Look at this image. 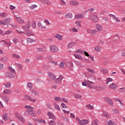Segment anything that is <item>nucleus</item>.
Wrapping results in <instances>:
<instances>
[{"mask_svg":"<svg viewBox=\"0 0 125 125\" xmlns=\"http://www.w3.org/2000/svg\"><path fill=\"white\" fill-rule=\"evenodd\" d=\"M24 108L26 109V111L24 113V116H31V117H36L37 116L36 112L31 105H25Z\"/></svg>","mask_w":125,"mask_h":125,"instance_id":"nucleus-1","label":"nucleus"},{"mask_svg":"<svg viewBox=\"0 0 125 125\" xmlns=\"http://www.w3.org/2000/svg\"><path fill=\"white\" fill-rule=\"evenodd\" d=\"M89 18L92 21V22H94V23H97V22L99 21V19H98V16L96 14H90Z\"/></svg>","mask_w":125,"mask_h":125,"instance_id":"nucleus-2","label":"nucleus"},{"mask_svg":"<svg viewBox=\"0 0 125 125\" xmlns=\"http://www.w3.org/2000/svg\"><path fill=\"white\" fill-rule=\"evenodd\" d=\"M76 121H77V122H78L79 125H87V124H88L89 123V122H88V121H87L86 120H81V119H80V118H79L78 117H77L76 118Z\"/></svg>","mask_w":125,"mask_h":125,"instance_id":"nucleus-3","label":"nucleus"},{"mask_svg":"<svg viewBox=\"0 0 125 125\" xmlns=\"http://www.w3.org/2000/svg\"><path fill=\"white\" fill-rule=\"evenodd\" d=\"M8 70L10 72V74L12 79H14V78H15V75H16V71H15V69H13V68L11 67H9Z\"/></svg>","mask_w":125,"mask_h":125,"instance_id":"nucleus-4","label":"nucleus"},{"mask_svg":"<svg viewBox=\"0 0 125 125\" xmlns=\"http://www.w3.org/2000/svg\"><path fill=\"white\" fill-rule=\"evenodd\" d=\"M86 32L89 35H91L92 36H95L96 35V30L93 29L91 28H88L86 29Z\"/></svg>","mask_w":125,"mask_h":125,"instance_id":"nucleus-5","label":"nucleus"},{"mask_svg":"<svg viewBox=\"0 0 125 125\" xmlns=\"http://www.w3.org/2000/svg\"><path fill=\"white\" fill-rule=\"evenodd\" d=\"M15 116L16 118H17V119H18V120H19V121H20L22 123H24V122H25V119H24V117H23V116H22V115H21L20 114L18 113H16Z\"/></svg>","mask_w":125,"mask_h":125,"instance_id":"nucleus-6","label":"nucleus"},{"mask_svg":"<svg viewBox=\"0 0 125 125\" xmlns=\"http://www.w3.org/2000/svg\"><path fill=\"white\" fill-rule=\"evenodd\" d=\"M50 51L51 52H58L59 51V49L58 47L55 45H51L50 46Z\"/></svg>","mask_w":125,"mask_h":125,"instance_id":"nucleus-7","label":"nucleus"},{"mask_svg":"<svg viewBox=\"0 0 125 125\" xmlns=\"http://www.w3.org/2000/svg\"><path fill=\"white\" fill-rule=\"evenodd\" d=\"M24 98L26 100H29V101H31L32 102H33L34 103H36V102H37V100L32 98V97H31L28 95H24Z\"/></svg>","mask_w":125,"mask_h":125,"instance_id":"nucleus-8","label":"nucleus"},{"mask_svg":"<svg viewBox=\"0 0 125 125\" xmlns=\"http://www.w3.org/2000/svg\"><path fill=\"white\" fill-rule=\"evenodd\" d=\"M96 33H98V32H101L102 30H103V26H102V25L99 24L98 23L96 24Z\"/></svg>","mask_w":125,"mask_h":125,"instance_id":"nucleus-9","label":"nucleus"},{"mask_svg":"<svg viewBox=\"0 0 125 125\" xmlns=\"http://www.w3.org/2000/svg\"><path fill=\"white\" fill-rule=\"evenodd\" d=\"M69 4L70 5H73L74 6H78V5H80V2L75 0H72L69 1Z\"/></svg>","mask_w":125,"mask_h":125,"instance_id":"nucleus-10","label":"nucleus"},{"mask_svg":"<svg viewBox=\"0 0 125 125\" xmlns=\"http://www.w3.org/2000/svg\"><path fill=\"white\" fill-rule=\"evenodd\" d=\"M84 54L85 56L88 57L89 59H90L93 63L95 61V60H94V57L89 55V54H88L87 52H84Z\"/></svg>","mask_w":125,"mask_h":125,"instance_id":"nucleus-11","label":"nucleus"},{"mask_svg":"<svg viewBox=\"0 0 125 125\" xmlns=\"http://www.w3.org/2000/svg\"><path fill=\"white\" fill-rule=\"evenodd\" d=\"M30 28H31V23H30V21H27L25 25H22L21 26V29H23L24 30L30 29Z\"/></svg>","mask_w":125,"mask_h":125,"instance_id":"nucleus-12","label":"nucleus"},{"mask_svg":"<svg viewBox=\"0 0 125 125\" xmlns=\"http://www.w3.org/2000/svg\"><path fill=\"white\" fill-rule=\"evenodd\" d=\"M38 26L39 28H41V29H46V25L44 23H42L41 21L38 22Z\"/></svg>","mask_w":125,"mask_h":125,"instance_id":"nucleus-13","label":"nucleus"},{"mask_svg":"<svg viewBox=\"0 0 125 125\" xmlns=\"http://www.w3.org/2000/svg\"><path fill=\"white\" fill-rule=\"evenodd\" d=\"M63 77L62 76H60L58 78L56 79L54 81L55 83H60L62 82V80L63 79Z\"/></svg>","mask_w":125,"mask_h":125,"instance_id":"nucleus-14","label":"nucleus"},{"mask_svg":"<svg viewBox=\"0 0 125 125\" xmlns=\"http://www.w3.org/2000/svg\"><path fill=\"white\" fill-rule=\"evenodd\" d=\"M15 18L17 21H18V23H20V24H23L24 21V20H23L21 18L17 17L16 16H15Z\"/></svg>","mask_w":125,"mask_h":125,"instance_id":"nucleus-15","label":"nucleus"},{"mask_svg":"<svg viewBox=\"0 0 125 125\" xmlns=\"http://www.w3.org/2000/svg\"><path fill=\"white\" fill-rule=\"evenodd\" d=\"M65 19H72L73 18V14L71 13H67L64 15Z\"/></svg>","mask_w":125,"mask_h":125,"instance_id":"nucleus-16","label":"nucleus"},{"mask_svg":"<svg viewBox=\"0 0 125 125\" xmlns=\"http://www.w3.org/2000/svg\"><path fill=\"white\" fill-rule=\"evenodd\" d=\"M47 115L50 119H52V120H56V117H55V115H54L52 113L48 112L47 113Z\"/></svg>","mask_w":125,"mask_h":125,"instance_id":"nucleus-17","label":"nucleus"},{"mask_svg":"<svg viewBox=\"0 0 125 125\" xmlns=\"http://www.w3.org/2000/svg\"><path fill=\"white\" fill-rule=\"evenodd\" d=\"M48 76L51 80H55L56 79V76L54 75V74L51 72L48 73Z\"/></svg>","mask_w":125,"mask_h":125,"instance_id":"nucleus-18","label":"nucleus"},{"mask_svg":"<svg viewBox=\"0 0 125 125\" xmlns=\"http://www.w3.org/2000/svg\"><path fill=\"white\" fill-rule=\"evenodd\" d=\"M104 100L106 102V103L108 104L109 105H110L111 106H113V101H112V100L108 98H105Z\"/></svg>","mask_w":125,"mask_h":125,"instance_id":"nucleus-19","label":"nucleus"},{"mask_svg":"<svg viewBox=\"0 0 125 125\" xmlns=\"http://www.w3.org/2000/svg\"><path fill=\"white\" fill-rule=\"evenodd\" d=\"M84 17V16L82 14H79L77 15H75L74 18L75 19H82Z\"/></svg>","mask_w":125,"mask_h":125,"instance_id":"nucleus-20","label":"nucleus"},{"mask_svg":"<svg viewBox=\"0 0 125 125\" xmlns=\"http://www.w3.org/2000/svg\"><path fill=\"white\" fill-rule=\"evenodd\" d=\"M75 25L77 28H82V21H75Z\"/></svg>","mask_w":125,"mask_h":125,"instance_id":"nucleus-21","label":"nucleus"},{"mask_svg":"<svg viewBox=\"0 0 125 125\" xmlns=\"http://www.w3.org/2000/svg\"><path fill=\"white\" fill-rule=\"evenodd\" d=\"M109 87L111 89H117V88H118V86H117V84H116V83H113L109 85Z\"/></svg>","mask_w":125,"mask_h":125,"instance_id":"nucleus-22","label":"nucleus"},{"mask_svg":"<svg viewBox=\"0 0 125 125\" xmlns=\"http://www.w3.org/2000/svg\"><path fill=\"white\" fill-rule=\"evenodd\" d=\"M39 1H41L45 4H47L48 5H50V4H51V2L48 0H39Z\"/></svg>","mask_w":125,"mask_h":125,"instance_id":"nucleus-23","label":"nucleus"},{"mask_svg":"<svg viewBox=\"0 0 125 125\" xmlns=\"http://www.w3.org/2000/svg\"><path fill=\"white\" fill-rule=\"evenodd\" d=\"M77 44V43L75 42H71L68 43L67 48H72V47H73V46H75Z\"/></svg>","mask_w":125,"mask_h":125,"instance_id":"nucleus-24","label":"nucleus"},{"mask_svg":"<svg viewBox=\"0 0 125 125\" xmlns=\"http://www.w3.org/2000/svg\"><path fill=\"white\" fill-rule=\"evenodd\" d=\"M3 21L5 22V23H7V25H5V26H8V23H10L11 21V19H10V18H6V19H4Z\"/></svg>","mask_w":125,"mask_h":125,"instance_id":"nucleus-25","label":"nucleus"},{"mask_svg":"<svg viewBox=\"0 0 125 125\" xmlns=\"http://www.w3.org/2000/svg\"><path fill=\"white\" fill-rule=\"evenodd\" d=\"M100 71L102 73H103V74H105V75H107L108 74V70H107V69H106L104 67L101 68Z\"/></svg>","mask_w":125,"mask_h":125,"instance_id":"nucleus-26","label":"nucleus"},{"mask_svg":"<svg viewBox=\"0 0 125 125\" xmlns=\"http://www.w3.org/2000/svg\"><path fill=\"white\" fill-rule=\"evenodd\" d=\"M55 38H56V39H58L59 41H62V40H63V36L58 34L55 36Z\"/></svg>","mask_w":125,"mask_h":125,"instance_id":"nucleus-27","label":"nucleus"},{"mask_svg":"<svg viewBox=\"0 0 125 125\" xmlns=\"http://www.w3.org/2000/svg\"><path fill=\"white\" fill-rule=\"evenodd\" d=\"M2 99L6 104H8V102H9V98L8 97L5 96H3Z\"/></svg>","mask_w":125,"mask_h":125,"instance_id":"nucleus-28","label":"nucleus"},{"mask_svg":"<svg viewBox=\"0 0 125 125\" xmlns=\"http://www.w3.org/2000/svg\"><path fill=\"white\" fill-rule=\"evenodd\" d=\"M31 93H32V94H33L35 96L40 95V93L38 91L34 89L31 90Z\"/></svg>","mask_w":125,"mask_h":125,"instance_id":"nucleus-29","label":"nucleus"},{"mask_svg":"<svg viewBox=\"0 0 125 125\" xmlns=\"http://www.w3.org/2000/svg\"><path fill=\"white\" fill-rule=\"evenodd\" d=\"M99 125V121L97 119H95L92 121L91 125Z\"/></svg>","mask_w":125,"mask_h":125,"instance_id":"nucleus-30","label":"nucleus"},{"mask_svg":"<svg viewBox=\"0 0 125 125\" xmlns=\"http://www.w3.org/2000/svg\"><path fill=\"white\" fill-rule=\"evenodd\" d=\"M4 94H11V90L10 89H6L3 91Z\"/></svg>","mask_w":125,"mask_h":125,"instance_id":"nucleus-31","label":"nucleus"},{"mask_svg":"<svg viewBox=\"0 0 125 125\" xmlns=\"http://www.w3.org/2000/svg\"><path fill=\"white\" fill-rule=\"evenodd\" d=\"M26 35H27V36H29V37L35 35V34L31 30H27L26 32Z\"/></svg>","mask_w":125,"mask_h":125,"instance_id":"nucleus-32","label":"nucleus"},{"mask_svg":"<svg viewBox=\"0 0 125 125\" xmlns=\"http://www.w3.org/2000/svg\"><path fill=\"white\" fill-rule=\"evenodd\" d=\"M74 56L76 59H79V60H83V58L82 57V56L79 55V54H75Z\"/></svg>","mask_w":125,"mask_h":125,"instance_id":"nucleus-33","label":"nucleus"},{"mask_svg":"<svg viewBox=\"0 0 125 125\" xmlns=\"http://www.w3.org/2000/svg\"><path fill=\"white\" fill-rule=\"evenodd\" d=\"M102 50V49L101 48V47L100 46H96L94 48V50L95 51H97V52H100V51H101Z\"/></svg>","mask_w":125,"mask_h":125,"instance_id":"nucleus-34","label":"nucleus"},{"mask_svg":"<svg viewBox=\"0 0 125 125\" xmlns=\"http://www.w3.org/2000/svg\"><path fill=\"white\" fill-rule=\"evenodd\" d=\"M0 16L2 18H4L5 17H7V16H8V15H7V13L6 12H3L0 13Z\"/></svg>","mask_w":125,"mask_h":125,"instance_id":"nucleus-35","label":"nucleus"},{"mask_svg":"<svg viewBox=\"0 0 125 125\" xmlns=\"http://www.w3.org/2000/svg\"><path fill=\"white\" fill-rule=\"evenodd\" d=\"M16 66H17L18 70H20V71H21V70H23V66H22V64L17 63L16 64Z\"/></svg>","mask_w":125,"mask_h":125,"instance_id":"nucleus-36","label":"nucleus"},{"mask_svg":"<svg viewBox=\"0 0 125 125\" xmlns=\"http://www.w3.org/2000/svg\"><path fill=\"white\" fill-rule=\"evenodd\" d=\"M112 112L113 113V114H118V115H120V114H121V112H120V110L116 108L113 109Z\"/></svg>","mask_w":125,"mask_h":125,"instance_id":"nucleus-37","label":"nucleus"},{"mask_svg":"<svg viewBox=\"0 0 125 125\" xmlns=\"http://www.w3.org/2000/svg\"><path fill=\"white\" fill-rule=\"evenodd\" d=\"M74 98H76L78 99H80V98H82V95L78 93H74Z\"/></svg>","mask_w":125,"mask_h":125,"instance_id":"nucleus-38","label":"nucleus"},{"mask_svg":"<svg viewBox=\"0 0 125 125\" xmlns=\"http://www.w3.org/2000/svg\"><path fill=\"white\" fill-rule=\"evenodd\" d=\"M106 125H115V123H114L112 120L107 121L106 122Z\"/></svg>","mask_w":125,"mask_h":125,"instance_id":"nucleus-39","label":"nucleus"},{"mask_svg":"<svg viewBox=\"0 0 125 125\" xmlns=\"http://www.w3.org/2000/svg\"><path fill=\"white\" fill-rule=\"evenodd\" d=\"M4 76L6 77V78H10V79H12L11 75L10 74V73L9 72H6L4 74Z\"/></svg>","mask_w":125,"mask_h":125,"instance_id":"nucleus-40","label":"nucleus"},{"mask_svg":"<svg viewBox=\"0 0 125 125\" xmlns=\"http://www.w3.org/2000/svg\"><path fill=\"white\" fill-rule=\"evenodd\" d=\"M86 69L88 72H89V73H90L91 74H95V71L93 69H91V68H90L87 67Z\"/></svg>","mask_w":125,"mask_h":125,"instance_id":"nucleus-41","label":"nucleus"},{"mask_svg":"<svg viewBox=\"0 0 125 125\" xmlns=\"http://www.w3.org/2000/svg\"><path fill=\"white\" fill-rule=\"evenodd\" d=\"M12 57H13V58H16V59H20V56L17 54H12Z\"/></svg>","mask_w":125,"mask_h":125,"instance_id":"nucleus-42","label":"nucleus"},{"mask_svg":"<svg viewBox=\"0 0 125 125\" xmlns=\"http://www.w3.org/2000/svg\"><path fill=\"white\" fill-rule=\"evenodd\" d=\"M54 100H55V101H59L60 102H62V98L59 97H55L54 98Z\"/></svg>","mask_w":125,"mask_h":125,"instance_id":"nucleus-43","label":"nucleus"},{"mask_svg":"<svg viewBox=\"0 0 125 125\" xmlns=\"http://www.w3.org/2000/svg\"><path fill=\"white\" fill-rule=\"evenodd\" d=\"M38 7L37 5L36 4H32L29 6V9H30L31 10H34L35 8H37Z\"/></svg>","mask_w":125,"mask_h":125,"instance_id":"nucleus-44","label":"nucleus"},{"mask_svg":"<svg viewBox=\"0 0 125 125\" xmlns=\"http://www.w3.org/2000/svg\"><path fill=\"white\" fill-rule=\"evenodd\" d=\"M1 62H7L8 61V58L6 57H3L0 59Z\"/></svg>","mask_w":125,"mask_h":125,"instance_id":"nucleus-45","label":"nucleus"},{"mask_svg":"<svg viewBox=\"0 0 125 125\" xmlns=\"http://www.w3.org/2000/svg\"><path fill=\"white\" fill-rule=\"evenodd\" d=\"M2 119L4 121H7V120H8V116H7V114L6 113L3 114L2 115Z\"/></svg>","mask_w":125,"mask_h":125,"instance_id":"nucleus-46","label":"nucleus"},{"mask_svg":"<svg viewBox=\"0 0 125 125\" xmlns=\"http://www.w3.org/2000/svg\"><path fill=\"white\" fill-rule=\"evenodd\" d=\"M4 86L6 87V88H9L11 86V83H7L3 84Z\"/></svg>","mask_w":125,"mask_h":125,"instance_id":"nucleus-47","label":"nucleus"},{"mask_svg":"<svg viewBox=\"0 0 125 125\" xmlns=\"http://www.w3.org/2000/svg\"><path fill=\"white\" fill-rule=\"evenodd\" d=\"M65 64H66L65 62H61L59 64V67L60 68H64V67L65 66Z\"/></svg>","mask_w":125,"mask_h":125,"instance_id":"nucleus-48","label":"nucleus"},{"mask_svg":"<svg viewBox=\"0 0 125 125\" xmlns=\"http://www.w3.org/2000/svg\"><path fill=\"white\" fill-rule=\"evenodd\" d=\"M27 42L28 43H31V42H35V40H34L30 38H28L27 39Z\"/></svg>","mask_w":125,"mask_h":125,"instance_id":"nucleus-49","label":"nucleus"},{"mask_svg":"<svg viewBox=\"0 0 125 125\" xmlns=\"http://www.w3.org/2000/svg\"><path fill=\"white\" fill-rule=\"evenodd\" d=\"M86 108H87L88 109H89V110H93L94 108L92 105L90 104H87L85 105Z\"/></svg>","mask_w":125,"mask_h":125,"instance_id":"nucleus-50","label":"nucleus"},{"mask_svg":"<svg viewBox=\"0 0 125 125\" xmlns=\"http://www.w3.org/2000/svg\"><path fill=\"white\" fill-rule=\"evenodd\" d=\"M118 91L121 92L122 93H125V87H122L119 89Z\"/></svg>","mask_w":125,"mask_h":125,"instance_id":"nucleus-51","label":"nucleus"},{"mask_svg":"<svg viewBox=\"0 0 125 125\" xmlns=\"http://www.w3.org/2000/svg\"><path fill=\"white\" fill-rule=\"evenodd\" d=\"M54 105L55 109H57V110H58L59 111H60V110H61V109L59 107V105H58V104H57L54 103Z\"/></svg>","mask_w":125,"mask_h":125,"instance_id":"nucleus-52","label":"nucleus"},{"mask_svg":"<svg viewBox=\"0 0 125 125\" xmlns=\"http://www.w3.org/2000/svg\"><path fill=\"white\" fill-rule=\"evenodd\" d=\"M87 11H90V12H92L93 11H95V8H91L88 9L87 10L85 11V13H86V12H87Z\"/></svg>","mask_w":125,"mask_h":125,"instance_id":"nucleus-53","label":"nucleus"},{"mask_svg":"<svg viewBox=\"0 0 125 125\" xmlns=\"http://www.w3.org/2000/svg\"><path fill=\"white\" fill-rule=\"evenodd\" d=\"M44 23H45V25H46V26H49L50 25V22L47 20H44Z\"/></svg>","mask_w":125,"mask_h":125,"instance_id":"nucleus-54","label":"nucleus"},{"mask_svg":"<svg viewBox=\"0 0 125 125\" xmlns=\"http://www.w3.org/2000/svg\"><path fill=\"white\" fill-rule=\"evenodd\" d=\"M31 26H32V28L35 29V28H36V27H37V23L35 22V21H33L32 22Z\"/></svg>","mask_w":125,"mask_h":125,"instance_id":"nucleus-55","label":"nucleus"},{"mask_svg":"<svg viewBox=\"0 0 125 125\" xmlns=\"http://www.w3.org/2000/svg\"><path fill=\"white\" fill-rule=\"evenodd\" d=\"M110 82H113V79L110 78H108L106 79V84H108Z\"/></svg>","mask_w":125,"mask_h":125,"instance_id":"nucleus-56","label":"nucleus"},{"mask_svg":"<svg viewBox=\"0 0 125 125\" xmlns=\"http://www.w3.org/2000/svg\"><path fill=\"white\" fill-rule=\"evenodd\" d=\"M103 117H106V118H110V115H109V114L106 112H104L103 114Z\"/></svg>","mask_w":125,"mask_h":125,"instance_id":"nucleus-57","label":"nucleus"},{"mask_svg":"<svg viewBox=\"0 0 125 125\" xmlns=\"http://www.w3.org/2000/svg\"><path fill=\"white\" fill-rule=\"evenodd\" d=\"M113 19L116 21V22H121V20L119 19V18L117 17L116 16L114 17V18H113Z\"/></svg>","mask_w":125,"mask_h":125,"instance_id":"nucleus-58","label":"nucleus"},{"mask_svg":"<svg viewBox=\"0 0 125 125\" xmlns=\"http://www.w3.org/2000/svg\"><path fill=\"white\" fill-rule=\"evenodd\" d=\"M89 79L91 81H94L95 80H96V77H95V76L94 75H91Z\"/></svg>","mask_w":125,"mask_h":125,"instance_id":"nucleus-59","label":"nucleus"},{"mask_svg":"<svg viewBox=\"0 0 125 125\" xmlns=\"http://www.w3.org/2000/svg\"><path fill=\"white\" fill-rule=\"evenodd\" d=\"M56 125V123H55V121L51 120L49 122V125Z\"/></svg>","mask_w":125,"mask_h":125,"instance_id":"nucleus-60","label":"nucleus"},{"mask_svg":"<svg viewBox=\"0 0 125 125\" xmlns=\"http://www.w3.org/2000/svg\"><path fill=\"white\" fill-rule=\"evenodd\" d=\"M76 53H79V54H83V50H78L76 51Z\"/></svg>","mask_w":125,"mask_h":125,"instance_id":"nucleus-61","label":"nucleus"},{"mask_svg":"<svg viewBox=\"0 0 125 125\" xmlns=\"http://www.w3.org/2000/svg\"><path fill=\"white\" fill-rule=\"evenodd\" d=\"M0 25L5 26V25H7V23L0 20Z\"/></svg>","mask_w":125,"mask_h":125,"instance_id":"nucleus-62","label":"nucleus"},{"mask_svg":"<svg viewBox=\"0 0 125 125\" xmlns=\"http://www.w3.org/2000/svg\"><path fill=\"white\" fill-rule=\"evenodd\" d=\"M27 86L28 87H29V88H33V84L31 83H27Z\"/></svg>","mask_w":125,"mask_h":125,"instance_id":"nucleus-63","label":"nucleus"},{"mask_svg":"<svg viewBox=\"0 0 125 125\" xmlns=\"http://www.w3.org/2000/svg\"><path fill=\"white\" fill-rule=\"evenodd\" d=\"M121 55L122 56H125V49H124L121 51Z\"/></svg>","mask_w":125,"mask_h":125,"instance_id":"nucleus-64","label":"nucleus"}]
</instances>
